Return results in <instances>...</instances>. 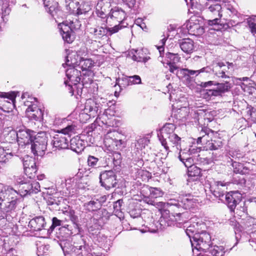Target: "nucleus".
<instances>
[{"label":"nucleus","instance_id":"31","mask_svg":"<svg viewBox=\"0 0 256 256\" xmlns=\"http://www.w3.org/2000/svg\"><path fill=\"white\" fill-rule=\"evenodd\" d=\"M18 149L12 150L11 152H6L4 148L0 147V164L6 163L14 156H17Z\"/></svg>","mask_w":256,"mask_h":256},{"label":"nucleus","instance_id":"26","mask_svg":"<svg viewBox=\"0 0 256 256\" xmlns=\"http://www.w3.org/2000/svg\"><path fill=\"white\" fill-rule=\"evenodd\" d=\"M108 14V18L105 22H106L108 18H114L116 22H120L118 24L122 26V23L126 18V14L124 10L118 8H115L114 9L111 8L110 12Z\"/></svg>","mask_w":256,"mask_h":256},{"label":"nucleus","instance_id":"53","mask_svg":"<svg viewBox=\"0 0 256 256\" xmlns=\"http://www.w3.org/2000/svg\"><path fill=\"white\" fill-rule=\"evenodd\" d=\"M70 228L71 226L68 224L62 226L58 228L59 233L62 237L67 238L72 234Z\"/></svg>","mask_w":256,"mask_h":256},{"label":"nucleus","instance_id":"58","mask_svg":"<svg viewBox=\"0 0 256 256\" xmlns=\"http://www.w3.org/2000/svg\"><path fill=\"white\" fill-rule=\"evenodd\" d=\"M118 84L121 89L126 88L127 86H130L128 76H124L121 79L116 80Z\"/></svg>","mask_w":256,"mask_h":256},{"label":"nucleus","instance_id":"48","mask_svg":"<svg viewBox=\"0 0 256 256\" xmlns=\"http://www.w3.org/2000/svg\"><path fill=\"white\" fill-rule=\"evenodd\" d=\"M16 2V0H0V14H4V12L8 10V6L14 4Z\"/></svg>","mask_w":256,"mask_h":256},{"label":"nucleus","instance_id":"14","mask_svg":"<svg viewBox=\"0 0 256 256\" xmlns=\"http://www.w3.org/2000/svg\"><path fill=\"white\" fill-rule=\"evenodd\" d=\"M198 144H206V148L207 150H216L222 146V142L220 138H214L210 140H208V136H199L197 139Z\"/></svg>","mask_w":256,"mask_h":256},{"label":"nucleus","instance_id":"34","mask_svg":"<svg viewBox=\"0 0 256 256\" xmlns=\"http://www.w3.org/2000/svg\"><path fill=\"white\" fill-rule=\"evenodd\" d=\"M167 140H168V146L170 147V146L174 150L176 148V150L182 151L180 146L181 138L176 134L174 133V134L171 135L170 138H167Z\"/></svg>","mask_w":256,"mask_h":256},{"label":"nucleus","instance_id":"22","mask_svg":"<svg viewBox=\"0 0 256 256\" xmlns=\"http://www.w3.org/2000/svg\"><path fill=\"white\" fill-rule=\"evenodd\" d=\"M67 56L66 57V63L63 64L62 66H64V64L68 66L69 68H74L76 66H78V64L81 60V57L76 52L70 51V50H66Z\"/></svg>","mask_w":256,"mask_h":256},{"label":"nucleus","instance_id":"4","mask_svg":"<svg viewBox=\"0 0 256 256\" xmlns=\"http://www.w3.org/2000/svg\"><path fill=\"white\" fill-rule=\"evenodd\" d=\"M191 244L192 248L198 251L206 252L208 250L210 246L211 245V236L206 232H202L200 233H196L193 236V240H191Z\"/></svg>","mask_w":256,"mask_h":256},{"label":"nucleus","instance_id":"29","mask_svg":"<svg viewBox=\"0 0 256 256\" xmlns=\"http://www.w3.org/2000/svg\"><path fill=\"white\" fill-rule=\"evenodd\" d=\"M188 109L186 106L182 107L176 110L172 114L175 118V120H173L172 122L174 123H176L178 120L184 122L186 120V118L188 116Z\"/></svg>","mask_w":256,"mask_h":256},{"label":"nucleus","instance_id":"62","mask_svg":"<svg viewBox=\"0 0 256 256\" xmlns=\"http://www.w3.org/2000/svg\"><path fill=\"white\" fill-rule=\"evenodd\" d=\"M92 76H88L87 75L86 76H84L83 74H82V76H81L82 78H81V80L80 81L82 82V86H86V87H87V85H88L90 84H91L92 82H93V80H92Z\"/></svg>","mask_w":256,"mask_h":256},{"label":"nucleus","instance_id":"15","mask_svg":"<svg viewBox=\"0 0 256 256\" xmlns=\"http://www.w3.org/2000/svg\"><path fill=\"white\" fill-rule=\"evenodd\" d=\"M112 0H98L96 7L97 16L102 18H106L110 12Z\"/></svg>","mask_w":256,"mask_h":256},{"label":"nucleus","instance_id":"56","mask_svg":"<svg viewBox=\"0 0 256 256\" xmlns=\"http://www.w3.org/2000/svg\"><path fill=\"white\" fill-rule=\"evenodd\" d=\"M204 94L206 98H211L213 96H221L218 91L217 89L216 88L214 89H206L204 90Z\"/></svg>","mask_w":256,"mask_h":256},{"label":"nucleus","instance_id":"43","mask_svg":"<svg viewBox=\"0 0 256 256\" xmlns=\"http://www.w3.org/2000/svg\"><path fill=\"white\" fill-rule=\"evenodd\" d=\"M184 153H182V151H180L178 158L184 166L189 169V168H190V166H194V160L190 156H186V154L184 155Z\"/></svg>","mask_w":256,"mask_h":256},{"label":"nucleus","instance_id":"25","mask_svg":"<svg viewBox=\"0 0 256 256\" xmlns=\"http://www.w3.org/2000/svg\"><path fill=\"white\" fill-rule=\"evenodd\" d=\"M46 224L45 220L43 216H36L32 219L28 223V226L30 231H40L44 228Z\"/></svg>","mask_w":256,"mask_h":256},{"label":"nucleus","instance_id":"32","mask_svg":"<svg viewBox=\"0 0 256 256\" xmlns=\"http://www.w3.org/2000/svg\"><path fill=\"white\" fill-rule=\"evenodd\" d=\"M26 160L24 162V171L25 172H29L30 170L32 171L33 172H31V175L30 176V179H33L36 177V172H37V168L36 164L34 159L30 158L28 161Z\"/></svg>","mask_w":256,"mask_h":256},{"label":"nucleus","instance_id":"57","mask_svg":"<svg viewBox=\"0 0 256 256\" xmlns=\"http://www.w3.org/2000/svg\"><path fill=\"white\" fill-rule=\"evenodd\" d=\"M18 198H14V200H10V202H7L6 206L4 208L6 212H9L12 210H14L16 208L18 204Z\"/></svg>","mask_w":256,"mask_h":256},{"label":"nucleus","instance_id":"28","mask_svg":"<svg viewBox=\"0 0 256 256\" xmlns=\"http://www.w3.org/2000/svg\"><path fill=\"white\" fill-rule=\"evenodd\" d=\"M209 0H190V3L187 4L193 10V12H197L198 10L202 11L206 9Z\"/></svg>","mask_w":256,"mask_h":256},{"label":"nucleus","instance_id":"61","mask_svg":"<svg viewBox=\"0 0 256 256\" xmlns=\"http://www.w3.org/2000/svg\"><path fill=\"white\" fill-rule=\"evenodd\" d=\"M112 159L113 161L114 167L116 168L118 166H120L122 162V156L121 154L118 152H116L113 154Z\"/></svg>","mask_w":256,"mask_h":256},{"label":"nucleus","instance_id":"6","mask_svg":"<svg viewBox=\"0 0 256 256\" xmlns=\"http://www.w3.org/2000/svg\"><path fill=\"white\" fill-rule=\"evenodd\" d=\"M60 26V34L64 40L70 44L75 38L74 30L79 29L81 24L78 20H76L75 21L70 22L69 25L62 22Z\"/></svg>","mask_w":256,"mask_h":256},{"label":"nucleus","instance_id":"24","mask_svg":"<svg viewBox=\"0 0 256 256\" xmlns=\"http://www.w3.org/2000/svg\"><path fill=\"white\" fill-rule=\"evenodd\" d=\"M176 220L175 218V215L170 214L169 211H165L164 213L162 214L159 220V224L160 226L161 229H164L168 226H171L174 224V220Z\"/></svg>","mask_w":256,"mask_h":256},{"label":"nucleus","instance_id":"19","mask_svg":"<svg viewBox=\"0 0 256 256\" xmlns=\"http://www.w3.org/2000/svg\"><path fill=\"white\" fill-rule=\"evenodd\" d=\"M26 114L30 120L36 121H40L43 118L42 111L34 104L28 106L26 110Z\"/></svg>","mask_w":256,"mask_h":256},{"label":"nucleus","instance_id":"11","mask_svg":"<svg viewBox=\"0 0 256 256\" xmlns=\"http://www.w3.org/2000/svg\"><path fill=\"white\" fill-rule=\"evenodd\" d=\"M227 163L232 167L233 172L235 174H239L242 175L250 174L254 172V166L250 162L244 164L237 162L229 158Z\"/></svg>","mask_w":256,"mask_h":256},{"label":"nucleus","instance_id":"47","mask_svg":"<svg viewBox=\"0 0 256 256\" xmlns=\"http://www.w3.org/2000/svg\"><path fill=\"white\" fill-rule=\"evenodd\" d=\"M88 164L92 168H99L102 167L100 165V160L94 156H89L87 160Z\"/></svg>","mask_w":256,"mask_h":256},{"label":"nucleus","instance_id":"10","mask_svg":"<svg viewBox=\"0 0 256 256\" xmlns=\"http://www.w3.org/2000/svg\"><path fill=\"white\" fill-rule=\"evenodd\" d=\"M18 188L20 196L36 194L40 190L38 182L32 179L28 180L25 182L21 184Z\"/></svg>","mask_w":256,"mask_h":256},{"label":"nucleus","instance_id":"20","mask_svg":"<svg viewBox=\"0 0 256 256\" xmlns=\"http://www.w3.org/2000/svg\"><path fill=\"white\" fill-rule=\"evenodd\" d=\"M66 74L68 84H78L81 80V72L74 68H68L66 70Z\"/></svg>","mask_w":256,"mask_h":256},{"label":"nucleus","instance_id":"9","mask_svg":"<svg viewBox=\"0 0 256 256\" xmlns=\"http://www.w3.org/2000/svg\"><path fill=\"white\" fill-rule=\"evenodd\" d=\"M99 180L100 186L106 190L116 187L118 183L116 176L112 170L102 172L99 176Z\"/></svg>","mask_w":256,"mask_h":256},{"label":"nucleus","instance_id":"63","mask_svg":"<svg viewBox=\"0 0 256 256\" xmlns=\"http://www.w3.org/2000/svg\"><path fill=\"white\" fill-rule=\"evenodd\" d=\"M43 2L46 10H49L50 7H54L58 5V2L54 0H43Z\"/></svg>","mask_w":256,"mask_h":256},{"label":"nucleus","instance_id":"35","mask_svg":"<svg viewBox=\"0 0 256 256\" xmlns=\"http://www.w3.org/2000/svg\"><path fill=\"white\" fill-rule=\"evenodd\" d=\"M188 181L199 180L201 176V170L196 166L188 169Z\"/></svg>","mask_w":256,"mask_h":256},{"label":"nucleus","instance_id":"8","mask_svg":"<svg viewBox=\"0 0 256 256\" xmlns=\"http://www.w3.org/2000/svg\"><path fill=\"white\" fill-rule=\"evenodd\" d=\"M176 126L174 123H166L160 130L158 133V136L162 145L166 151L170 150V146H168L167 138L174 134V130Z\"/></svg>","mask_w":256,"mask_h":256},{"label":"nucleus","instance_id":"17","mask_svg":"<svg viewBox=\"0 0 256 256\" xmlns=\"http://www.w3.org/2000/svg\"><path fill=\"white\" fill-rule=\"evenodd\" d=\"M106 196H100L92 198L90 202L84 204L86 209L88 212H94L100 210L102 204L106 202Z\"/></svg>","mask_w":256,"mask_h":256},{"label":"nucleus","instance_id":"42","mask_svg":"<svg viewBox=\"0 0 256 256\" xmlns=\"http://www.w3.org/2000/svg\"><path fill=\"white\" fill-rule=\"evenodd\" d=\"M47 12L51 15L56 22H58V20H59L60 18H62L63 16L62 12L59 8L58 6H56L54 7H50L49 10H47Z\"/></svg>","mask_w":256,"mask_h":256},{"label":"nucleus","instance_id":"60","mask_svg":"<svg viewBox=\"0 0 256 256\" xmlns=\"http://www.w3.org/2000/svg\"><path fill=\"white\" fill-rule=\"evenodd\" d=\"M90 10L91 6L88 2H84L78 8V14H86Z\"/></svg>","mask_w":256,"mask_h":256},{"label":"nucleus","instance_id":"39","mask_svg":"<svg viewBox=\"0 0 256 256\" xmlns=\"http://www.w3.org/2000/svg\"><path fill=\"white\" fill-rule=\"evenodd\" d=\"M65 84L68 86V90L72 96H75L76 98H78V96H80L82 94V88L80 87V82L78 84H68V80H65L64 82Z\"/></svg>","mask_w":256,"mask_h":256},{"label":"nucleus","instance_id":"12","mask_svg":"<svg viewBox=\"0 0 256 256\" xmlns=\"http://www.w3.org/2000/svg\"><path fill=\"white\" fill-rule=\"evenodd\" d=\"M18 146H26L31 144L35 136V132L23 128L17 131Z\"/></svg>","mask_w":256,"mask_h":256},{"label":"nucleus","instance_id":"46","mask_svg":"<svg viewBox=\"0 0 256 256\" xmlns=\"http://www.w3.org/2000/svg\"><path fill=\"white\" fill-rule=\"evenodd\" d=\"M64 215L68 217L72 222L76 226H78V218L76 215L75 211L71 208H68V210L64 211Z\"/></svg>","mask_w":256,"mask_h":256},{"label":"nucleus","instance_id":"21","mask_svg":"<svg viewBox=\"0 0 256 256\" xmlns=\"http://www.w3.org/2000/svg\"><path fill=\"white\" fill-rule=\"evenodd\" d=\"M118 135V134L116 132H108L104 140L105 146L112 148H114V146H120L122 144V140L116 138V136Z\"/></svg>","mask_w":256,"mask_h":256},{"label":"nucleus","instance_id":"55","mask_svg":"<svg viewBox=\"0 0 256 256\" xmlns=\"http://www.w3.org/2000/svg\"><path fill=\"white\" fill-rule=\"evenodd\" d=\"M76 129V126L75 124H68L66 128L61 130L60 133L64 136L65 134H71L75 132Z\"/></svg>","mask_w":256,"mask_h":256},{"label":"nucleus","instance_id":"37","mask_svg":"<svg viewBox=\"0 0 256 256\" xmlns=\"http://www.w3.org/2000/svg\"><path fill=\"white\" fill-rule=\"evenodd\" d=\"M46 200L48 205L53 206L54 208H57L63 198L62 197L58 196V194L56 193L54 195L48 194Z\"/></svg>","mask_w":256,"mask_h":256},{"label":"nucleus","instance_id":"33","mask_svg":"<svg viewBox=\"0 0 256 256\" xmlns=\"http://www.w3.org/2000/svg\"><path fill=\"white\" fill-rule=\"evenodd\" d=\"M186 27L190 34L193 35H200L204 32V29L198 24L189 22L186 24Z\"/></svg>","mask_w":256,"mask_h":256},{"label":"nucleus","instance_id":"38","mask_svg":"<svg viewBox=\"0 0 256 256\" xmlns=\"http://www.w3.org/2000/svg\"><path fill=\"white\" fill-rule=\"evenodd\" d=\"M216 186L212 192L213 194L215 197L218 198L222 202L224 201L226 194L224 193V190H222L220 186L224 187L225 186L226 184H224L222 182H216Z\"/></svg>","mask_w":256,"mask_h":256},{"label":"nucleus","instance_id":"41","mask_svg":"<svg viewBox=\"0 0 256 256\" xmlns=\"http://www.w3.org/2000/svg\"><path fill=\"white\" fill-rule=\"evenodd\" d=\"M205 252L208 253L211 256H222L224 254V248L222 246H210L208 250H206Z\"/></svg>","mask_w":256,"mask_h":256},{"label":"nucleus","instance_id":"45","mask_svg":"<svg viewBox=\"0 0 256 256\" xmlns=\"http://www.w3.org/2000/svg\"><path fill=\"white\" fill-rule=\"evenodd\" d=\"M150 192V196L152 198H156L162 197L164 194V192L162 190L158 188H154L147 186Z\"/></svg>","mask_w":256,"mask_h":256},{"label":"nucleus","instance_id":"27","mask_svg":"<svg viewBox=\"0 0 256 256\" xmlns=\"http://www.w3.org/2000/svg\"><path fill=\"white\" fill-rule=\"evenodd\" d=\"M70 148L77 154L80 153L85 148L84 141L78 136L74 137L70 140Z\"/></svg>","mask_w":256,"mask_h":256},{"label":"nucleus","instance_id":"23","mask_svg":"<svg viewBox=\"0 0 256 256\" xmlns=\"http://www.w3.org/2000/svg\"><path fill=\"white\" fill-rule=\"evenodd\" d=\"M94 62L91 58H82L78 64V66L82 70L84 76H90L92 75V68L94 66Z\"/></svg>","mask_w":256,"mask_h":256},{"label":"nucleus","instance_id":"54","mask_svg":"<svg viewBox=\"0 0 256 256\" xmlns=\"http://www.w3.org/2000/svg\"><path fill=\"white\" fill-rule=\"evenodd\" d=\"M186 235L189 237L190 240H193V236L198 232V228L196 227L195 224H192L188 226L185 230Z\"/></svg>","mask_w":256,"mask_h":256},{"label":"nucleus","instance_id":"16","mask_svg":"<svg viewBox=\"0 0 256 256\" xmlns=\"http://www.w3.org/2000/svg\"><path fill=\"white\" fill-rule=\"evenodd\" d=\"M196 199L190 194L180 195L178 196V202L174 205L187 210L192 207L196 203Z\"/></svg>","mask_w":256,"mask_h":256},{"label":"nucleus","instance_id":"7","mask_svg":"<svg viewBox=\"0 0 256 256\" xmlns=\"http://www.w3.org/2000/svg\"><path fill=\"white\" fill-rule=\"evenodd\" d=\"M126 26L117 24L113 28H108L106 26H97L96 28H89V32L93 35L94 38L100 39L104 36H110L112 34L116 33Z\"/></svg>","mask_w":256,"mask_h":256},{"label":"nucleus","instance_id":"50","mask_svg":"<svg viewBox=\"0 0 256 256\" xmlns=\"http://www.w3.org/2000/svg\"><path fill=\"white\" fill-rule=\"evenodd\" d=\"M215 86H217L216 88L220 96H222V94L228 91L229 89L230 88V84L228 82L218 83L216 82Z\"/></svg>","mask_w":256,"mask_h":256},{"label":"nucleus","instance_id":"59","mask_svg":"<svg viewBox=\"0 0 256 256\" xmlns=\"http://www.w3.org/2000/svg\"><path fill=\"white\" fill-rule=\"evenodd\" d=\"M149 140L146 138H142L138 140L137 142L135 144V146L137 149L142 150V148H144L148 144Z\"/></svg>","mask_w":256,"mask_h":256},{"label":"nucleus","instance_id":"2","mask_svg":"<svg viewBox=\"0 0 256 256\" xmlns=\"http://www.w3.org/2000/svg\"><path fill=\"white\" fill-rule=\"evenodd\" d=\"M104 101L105 100L102 98L96 100H87L84 104V108L79 114L78 118L80 122L86 123L91 118L96 117V120H99L104 118V114L102 116H100V114L104 109V106H106V103ZM104 110H106L105 108Z\"/></svg>","mask_w":256,"mask_h":256},{"label":"nucleus","instance_id":"49","mask_svg":"<svg viewBox=\"0 0 256 256\" xmlns=\"http://www.w3.org/2000/svg\"><path fill=\"white\" fill-rule=\"evenodd\" d=\"M5 140L6 142L8 143L18 142L17 131L14 130H10L5 136Z\"/></svg>","mask_w":256,"mask_h":256},{"label":"nucleus","instance_id":"52","mask_svg":"<svg viewBox=\"0 0 256 256\" xmlns=\"http://www.w3.org/2000/svg\"><path fill=\"white\" fill-rule=\"evenodd\" d=\"M166 57L168 59V64H176L180 60V58L178 54L168 52L166 54Z\"/></svg>","mask_w":256,"mask_h":256},{"label":"nucleus","instance_id":"3","mask_svg":"<svg viewBox=\"0 0 256 256\" xmlns=\"http://www.w3.org/2000/svg\"><path fill=\"white\" fill-rule=\"evenodd\" d=\"M220 2L221 0H209L206 10L208 16L212 18L208 21L210 26L218 24L220 22V19L222 16Z\"/></svg>","mask_w":256,"mask_h":256},{"label":"nucleus","instance_id":"36","mask_svg":"<svg viewBox=\"0 0 256 256\" xmlns=\"http://www.w3.org/2000/svg\"><path fill=\"white\" fill-rule=\"evenodd\" d=\"M180 70L181 72H182L183 74L184 75H186L188 76H192L194 74H196V76H198L200 73L204 72H206V74L211 73L212 71V69L210 66L204 67L199 70H190L187 68L180 69Z\"/></svg>","mask_w":256,"mask_h":256},{"label":"nucleus","instance_id":"30","mask_svg":"<svg viewBox=\"0 0 256 256\" xmlns=\"http://www.w3.org/2000/svg\"><path fill=\"white\" fill-rule=\"evenodd\" d=\"M181 50L186 54L192 53L194 50L193 40L190 38H184L179 42Z\"/></svg>","mask_w":256,"mask_h":256},{"label":"nucleus","instance_id":"1","mask_svg":"<svg viewBox=\"0 0 256 256\" xmlns=\"http://www.w3.org/2000/svg\"><path fill=\"white\" fill-rule=\"evenodd\" d=\"M59 244L65 254H70L72 256H89L93 249L88 238L84 236H76L73 244L65 240Z\"/></svg>","mask_w":256,"mask_h":256},{"label":"nucleus","instance_id":"5","mask_svg":"<svg viewBox=\"0 0 256 256\" xmlns=\"http://www.w3.org/2000/svg\"><path fill=\"white\" fill-rule=\"evenodd\" d=\"M48 136L45 132H39L34 136L31 146L32 153L38 156H42L46 150Z\"/></svg>","mask_w":256,"mask_h":256},{"label":"nucleus","instance_id":"18","mask_svg":"<svg viewBox=\"0 0 256 256\" xmlns=\"http://www.w3.org/2000/svg\"><path fill=\"white\" fill-rule=\"evenodd\" d=\"M68 138H69V136L66 137L58 132L53 137L52 142L53 146L59 150L68 148L69 140Z\"/></svg>","mask_w":256,"mask_h":256},{"label":"nucleus","instance_id":"40","mask_svg":"<svg viewBox=\"0 0 256 256\" xmlns=\"http://www.w3.org/2000/svg\"><path fill=\"white\" fill-rule=\"evenodd\" d=\"M144 51H146V50L142 49L140 50H136V54H134L132 56V60L138 62H143L146 63L150 59L149 56H144L146 54Z\"/></svg>","mask_w":256,"mask_h":256},{"label":"nucleus","instance_id":"13","mask_svg":"<svg viewBox=\"0 0 256 256\" xmlns=\"http://www.w3.org/2000/svg\"><path fill=\"white\" fill-rule=\"evenodd\" d=\"M242 196L238 191L228 192L222 202L226 204L231 212H234L236 206L240 202Z\"/></svg>","mask_w":256,"mask_h":256},{"label":"nucleus","instance_id":"64","mask_svg":"<svg viewBox=\"0 0 256 256\" xmlns=\"http://www.w3.org/2000/svg\"><path fill=\"white\" fill-rule=\"evenodd\" d=\"M229 155L230 156V158L234 160L240 159V158H243V154L240 153L239 151L236 150H230L229 152Z\"/></svg>","mask_w":256,"mask_h":256},{"label":"nucleus","instance_id":"51","mask_svg":"<svg viewBox=\"0 0 256 256\" xmlns=\"http://www.w3.org/2000/svg\"><path fill=\"white\" fill-rule=\"evenodd\" d=\"M37 254L38 256H43L47 254L50 248L48 244H45L40 243L37 244Z\"/></svg>","mask_w":256,"mask_h":256},{"label":"nucleus","instance_id":"44","mask_svg":"<svg viewBox=\"0 0 256 256\" xmlns=\"http://www.w3.org/2000/svg\"><path fill=\"white\" fill-rule=\"evenodd\" d=\"M4 188L6 194L8 196V200H14V198H18V197L20 196L18 190H15L10 186H4Z\"/></svg>","mask_w":256,"mask_h":256}]
</instances>
